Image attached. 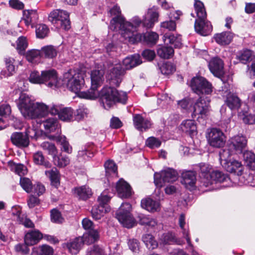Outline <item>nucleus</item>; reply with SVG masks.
<instances>
[{
    "instance_id": "c9c22d12",
    "label": "nucleus",
    "mask_w": 255,
    "mask_h": 255,
    "mask_svg": "<svg viewBox=\"0 0 255 255\" xmlns=\"http://www.w3.org/2000/svg\"><path fill=\"white\" fill-rule=\"evenodd\" d=\"M164 42L173 45L175 48H180L182 45L181 36L179 34H165L164 36Z\"/></svg>"
},
{
    "instance_id": "6e6552de",
    "label": "nucleus",
    "mask_w": 255,
    "mask_h": 255,
    "mask_svg": "<svg viewBox=\"0 0 255 255\" xmlns=\"http://www.w3.org/2000/svg\"><path fill=\"white\" fill-rule=\"evenodd\" d=\"M210 98L208 96H201L196 102L193 107L192 118L198 116V118H205L210 112Z\"/></svg>"
},
{
    "instance_id": "69168bd1",
    "label": "nucleus",
    "mask_w": 255,
    "mask_h": 255,
    "mask_svg": "<svg viewBox=\"0 0 255 255\" xmlns=\"http://www.w3.org/2000/svg\"><path fill=\"white\" fill-rule=\"evenodd\" d=\"M20 185L26 192L30 193L32 189L33 186L31 181L28 178L21 177L20 179Z\"/></svg>"
},
{
    "instance_id": "b1692460",
    "label": "nucleus",
    "mask_w": 255,
    "mask_h": 255,
    "mask_svg": "<svg viewBox=\"0 0 255 255\" xmlns=\"http://www.w3.org/2000/svg\"><path fill=\"white\" fill-rule=\"evenodd\" d=\"M125 71V70L121 64H115L110 70L109 78L111 80L116 81V84L119 86L122 81V78L124 75Z\"/></svg>"
},
{
    "instance_id": "37998d69",
    "label": "nucleus",
    "mask_w": 255,
    "mask_h": 255,
    "mask_svg": "<svg viewBox=\"0 0 255 255\" xmlns=\"http://www.w3.org/2000/svg\"><path fill=\"white\" fill-rule=\"evenodd\" d=\"M174 50L170 46H162L157 50L158 56L163 59H169L174 55Z\"/></svg>"
},
{
    "instance_id": "338daca9",
    "label": "nucleus",
    "mask_w": 255,
    "mask_h": 255,
    "mask_svg": "<svg viewBox=\"0 0 255 255\" xmlns=\"http://www.w3.org/2000/svg\"><path fill=\"white\" fill-rule=\"evenodd\" d=\"M29 80L32 83L43 84L42 73L40 74L38 71L31 72L29 77Z\"/></svg>"
},
{
    "instance_id": "5701e85b",
    "label": "nucleus",
    "mask_w": 255,
    "mask_h": 255,
    "mask_svg": "<svg viewBox=\"0 0 255 255\" xmlns=\"http://www.w3.org/2000/svg\"><path fill=\"white\" fill-rule=\"evenodd\" d=\"M223 167L228 172L234 173L238 176L241 175L244 170V167L241 162L233 159H230L228 162H225Z\"/></svg>"
},
{
    "instance_id": "cd10ccee",
    "label": "nucleus",
    "mask_w": 255,
    "mask_h": 255,
    "mask_svg": "<svg viewBox=\"0 0 255 255\" xmlns=\"http://www.w3.org/2000/svg\"><path fill=\"white\" fill-rule=\"evenodd\" d=\"M182 130L191 136L197 134V127L195 121L187 120L182 122L180 125Z\"/></svg>"
},
{
    "instance_id": "9b49d317",
    "label": "nucleus",
    "mask_w": 255,
    "mask_h": 255,
    "mask_svg": "<svg viewBox=\"0 0 255 255\" xmlns=\"http://www.w3.org/2000/svg\"><path fill=\"white\" fill-rule=\"evenodd\" d=\"M247 142L248 140L245 136L237 135L229 139V145L235 153H244L247 146Z\"/></svg>"
},
{
    "instance_id": "a18cd8bd",
    "label": "nucleus",
    "mask_w": 255,
    "mask_h": 255,
    "mask_svg": "<svg viewBox=\"0 0 255 255\" xmlns=\"http://www.w3.org/2000/svg\"><path fill=\"white\" fill-rule=\"evenodd\" d=\"M179 225L181 229L182 230L183 237L186 239L188 246L193 248L190 238L189 236V230H186L184 228L185 225V217L184 214H181L179 218Z\"/></svg>"
},
{
    "instance_id": "412c9836",
    "label": "nucleus",
    "mask_w": 255,
    "mask_h": 255,
    "mask_svg": "<svg viewBox=\"0 0 255 255\" xmlns=\"http://www.w3.org/2000/svg\"><path fill=\"white\" fill-rule=\"evenodd\" d=\"M133 123L135 128L140 131L146 130L151 126L150 121L144 118L140 114H135L133 116Z\"/></svg>"
},
{
    "instance_id": "49530a36",
    "label": "nucleus",
    "mask_w": 255,
    "mask_h": 255,
    "mask_svg": "<svg viewBox=\"0 0 255 255\" xmlns=\"http://www.w3.org/2000/svg\"><path fill=\"white\" fill-rule=\"evenodd\" d=\"M243 158L248 166L255 170V154L251 151H246L243 153Z\"/></svg>"
},
{
    "instance_id": "a878e982",
    "label": "nucleus",
    "mask_w": 255,
    "mask_h": 255,
    "mask_svg": "<svg viewBox=\"0 0 255 255\" xmlns=\"http://www.w3.org/2000/svg\"><path fill=\"white\" fill-rule=\"evenodd\" d=\"M38 19V15L36 10H24L23 11V20L27 26L34 27Z\"/></svg>"
},
{
    "instance_id": "13d9d810",
    "label": "nucleus",
    "mask_w": 255,
    "mask_h": 255,
    "mask_svg": "<svg viewBox=\"0 0 255 255\" xmlns=\"http://www.w3.org/2000/svg\"><path fill=\"white\" fill-rule=\"evenodd\" d=\"M89 113V110L84 105L80 106L75 113V120L81 121L87 117Z\"/></svg>"
},
{
    "instance_id": "4d7b16f0",
    "label": "nucleus",
    "mask_w": 255,
    "mask_h": 255,
    "mask_svg": "<svg viewBox=\"0 0 255 255\" xmlns=\"http://www.w3.org/2000/svg\"><path fill=\"white\" fill-rule=\"evenodd\" d=\"M41 147L48 154L51 155L53 158L57 154L58 151L55 145L51 142L47 141L43 142L41 143Z\"/></svg>"
},
{
    "instance_id": "4c0bfd02",
    "label": "nucleus",
    "mask_w": 255,
    "mask_h": 255,
    "mask_svg": "<svg viewBox=\"0 0 255 255\" xmlns=\"http://www.w3.org/2000/svg\"><path fill=\"white\" fill-rule=\"evenodd\" d=\"M4 61L6 68L1 71V75H3L4 77L12 76L15 71V66L13 65L14 59L11 57H6L4 59Z\"/></svg>"
},
{
    "instance_id": "f3484780",
    "label": "nucleus",
    "mask_w": 255,
    "mask_h": 255,
    "mask_svg": "<svg viewBox=\"0 0 255 255\" xmlns=\"http://www.w3.org/2000/svg\"><path fill=\"white\" fill-rule=\"evenodd\" d=\"M29 134V130H28L25 133L17 132L13 133L10 136L11 142L18 147H26L29 144L28 138Z\"/></svg>"
},
{
    "instance_id": "680f3d73",
    "label": "nucleus",
    "mask_w": 255,
    "mask_h": 255,
    "mask_svg": "<svg viewBox=\"0 0 255 255\" xmlns=\"http://www.w3.org/2000/svg\"><path fill=\"white\" fill-rule=\"evenodd\" d=\"M56 140L62 145V149L63 151L68 153L72 152V147L69 145L65 136H58L56 137Z\"/></svg>"
},
{
    "instance_id": "ea45409f",
    "label": "nucleus",
    "mask_w": 255,
    "mask_h": 255,
    "mask_svg": "<svg viewBox=\"0 0 255 255\" xmlns=\"http://www.w3.org/2000/svg\"><path fill=\"white\" fill-rule=\"evenodd\" d=\"M75 194L81 199L86 200L92 194L91 189L88 187L83 186L75 189Z\"/></svg>"
},
{
    "instance_id": "9d476101",
    "label": "nucleus",
    "mask_w": 255,
    "mask_h": 255,
    "mask_svg": "<svg viewBox=\"0 0 255 255\" xmlns=\"http://www.w3.org/2000/svg\"><path fill=\"white\" fill-rule=\"evenodd\" d=\"M190 86L194 92L198 95L210 94L212 92V86L208 81L202 77H194L191 81Z\"/></svg>"
},
{
    "instance_id": "4468645a",
    "label": "nucleus",
    "mask_w": 255,
    "mask_h": 255,
    "mask_svg": "<svg viewBox=\"0 0 255 255\" xmlns=\"http://www.w3.org/2000/svg\"><path fill=\"white\" fill-rule=\"evenodd\" d=\"M43 84L50 88L59 86L57 73L54 69H49L41 71Z\"/></svg>"
},
{
    "instance_id": "864d4df0",
    "label": "nucleus",
    "mask_w": 255,
    "mask_h": 255,
    "mask_svg": "<svg viewBox=\"0 0 255 255\" xmlns=\"http://www.w3.org/2000/svg\"><path fill=\"white\" fill-rule=\"evenodd\" d=\"M198 166L200 170V177L204 183V181L207 180L209 178L210 173L212 172H211V168L209 164L206 163H200Z\"/></svg>"
},
{
    "instance_id": "4be33fe9",
    "label": "nucleus",
    "mask_w": 255,
    "mask_h": 255,
    "mask_svg": "<svg viewBox=\"0 0 255 255\" xmlns=\"http://www.w3.org/2000/svg\"><path fill=\"white\" fill-rule=\"evenodd\" d=\"M84 243V239L81 237H79L67 243H64L63 247L67 248L71 254L76 255L81 250Z\"/></svg>"
},
{
    "instance_id": "f257e3e1",
    "label": "nucleus",
    "mask_w": 255,
    "mask_h": 255,
    "mask_svg": "<svg viewBox=\"0 0 255 255\" xmlns=\"http://www.w3.org/2000/svg\"><path fill=\"white\" fill-rule=\"evenodd\" d=\"M103 71H92L91 74V87L87 92L82 93V96L89 99L99 97L103 106L106 109L110 108L117 102L126 104L128 99L126 92L119 91L112 87H104L100 92L98 91V88L103 83Z\"/></svg>"
},
{
    "instance_id": "e433bc0d",
    "label": "nucleus",
    "mask_w": 255,
    "mask_h": 255,
    "mask_svg": "<svg viewBox=\"0 0 255 255\" xmlns=\"http://www.w3.org/2000/svg\"><path fill=\"white\" fill-rule=\"evenodd\" d=\"M81 237L84 239L85 244H93L99 239V232L97 230H90L84 233Z\"/></svg>"
},
{
    "instance_id": "aec40b11",
    "label": "nucleus",
    "mask_w": 255,
    "mask_h": 255,
    "mask_svg": "<svg viewBox=\"0 0 255 255\" xmlns=\"http://www.w3.org/2000/svg\"><path fill=\"white\" fill-rule=\"evenodd\" d=\"M116 189L118 196L121 198H129L132 193L130 186L123 179L117 182Z\"/></svg>"
},
{
    "instance_id": "ddd939ff",
    "label": "nucleus",
    "mask_w": 255,
    "mask_h": 255,
    "mask_svg": "<svg viewBox=\"0 0 255 255\" xmlns=\"http://www.w3.org/2000/svg\"><path fill=\"white\" fill-rule=\"evenodd\" d=\"M109 13L111 16H114L111 20V23L112 24H120L121 29L123 30V33H125L127 27V23L130 22L125 21L124 17L122 15L120 6L117 4L114 5L112 8L110 9Z\"/></svg>"
},
{
    "instance_id": "de8ad7c7",
    "label": "nucleus",
    "mask_w": 255,
    "mask_h": 255,
    "mask_svg": "<svg viewBox=\"0 0 255 255\" xmlns=\"http://www.w3.org/2000/svg\"><path fill=\"white\" fill-rule=\"evenodd\" d=\"M142 240L146 247L149 249L153 250L158 246L157 242L151 234H147L143 235Z\"/></svg>"
},
{
    "instance_id": "7c9ffc66",
    "label": "nucleus",
    "mask_w": 255,
    "mask_h": 255,
    "mask_svg": "<svg viewBox=\"0 0 255 255\" xmlns=\"http://www.w3.org/2000/svg\"><path fill=\"white\" fill-rule=\"evenodd\" d=\"M215 40L218 44L226 45L230 44L233 38V34L229 31L217 33L214 37Z\"/></svg>"
},
{
    "instance_id": "e2e57ef3",
    "label": "nucleus",
    "mask_w": 255,
    "mask_h": 255,
    "mask_svg": "<svg viewBox=\"0 0 255 255\" xmlns=\"http://www.w3.org/2000/svg\"><path fill=\"white\" fill-rule=\"evenodd\" d=\"M16 49L20 54H23L27 47L28 43L24 36L19 37L16 41Z\"/></svg>"
},
{
    "instance_id": "3c124183",
    "label": "nucleus",
    "mask_w": 255,
    "mask_h": 255,
    "mask_svg": "<svg viewBox=\"0 0 255 255\" xmlns=\"http://www.w3.org/2000/svg\"><path fill=\"white\" fill-rule=\"evenodd\" d=\"M49 29L44 24H38L35 26L36 37L39 38H44L48 35Z\"/></svg>"
},
{
    "instance_id": "58836bf2",
    "label": "nucleus",
    "mask_w": 255,
    "mask_h": 255,
    "mask_svg": "<svg viewBox=\"0 0 255 255\" xmlns=\"http://www.w3.org/2000/svg\"><path fill=\"white\" fill-rule=\"evenodd\" d=\"M42 57L48 59H53L57 55V49L52 45L45 46L41 48Z\"/></svg>"
},
{
    "instance_id": "dca6fc26",
    "label": "nucleus",
    "mask_w": 255,
    "mask_h": 255,
    "mask_svg": "<svg viewBox=\"0 0 255 255\" xmlns=\"http://www.w3.org/2000/svg\"><path fill=\"white\" fill-rule=\"evenodd\" d=\"M208 66L211 72L215 76L221 78L224 74V63L221 58L213 57L209 61Z\"/></svg>"
},
{
    "instance_id": "2f4dec72",
    "label": "nucleus",
    "mask_w": 255,
    "mask_h": 255,
    "mask_svg": "<svg viewBox=\"0 0 255 255\" xmlns=\"http://www.w3.org/2000/svg\"><path fill=\"white\" fill-rule=\"evenodd\" d=\"M141 63L139 55H134L130 57H127L124 59L123 65L125 70H129L133 68Z\"/></svg>"
},
{
    "instance_id": "7ed1b4c3",
    "label": "nucleus",
    "mask_w": 255,
    "mask_h": 255,
    "mask_svg": "<svg viewBox=\"0 0 255 255\" xmlns=\"http://www.w3.org/2000/svg\"><path fill=\"white\" fill-rule=\"evenodd\" d=\"M194 6L197 17L194 23L195 31L203 36L209 35L213 28L211 22L207 19V13L203 3L195 0Z\"/></svg>"
},
{
    "instance_id": "39448f33",
    "label": "nucleus",
    "mask_w": 255,
    "mask_h": 255,
    "mask_svg": "<svg viewBox=\"0 0 255 255\" xmlns=\"http://www.w3.org/2000/svg\"><path fill=\"white\" fill-rule=\"evenodd\" d=\"M48 20L57 28L68 30L70 28L69 14L65 10H53L49 13Z\"/></svg>"
},
{
    "instance_id": "f704fd0d",
    "label": "nucleus",
    "mask_w": 255,
    "mask_h": 255,
    "mask_svg": "<svg viewBox=\"0 0 255 255\" xmlns=\"http://www.w3.org/2000/svg\"><path fill=\"white\" fill-rule=\"evenodd\" d=\"M236 57L241 63L246 64L251 61L255 58V55L252 51L246 49L239 51Z\"/></svg>"
},
{
    "instance_id": "bf43d9fd",
    "label": "nucleus",
    "mask_w": 255,
    "mask_h": 255,
    "mask_svg": "<svg viewBox=\"0 0 255 255\" xmlns=\"http://www.w3.org/2000/svg\"><path fill=\"white\" fill-rule=\"evenodd\" d=\"M106 175L117 174V167L113 161L109 160L107 161L104 164Z\"/></svg>"
},
{
    "instance_id": "6ab92c4d",
    "label": "nucleus",
    "mask_w": 255,
    "mask_h": 255,
    "mask_svg": "<svg viewBox=\"0 0 255 255\" xmlns=\"http://www.w3.org/2000/svg\"><path fill=\"white\" fill-rule=\"evenodd\" d=\"M229 177L227 174H224L219 171H213L209 178L207 180L204 181V185L207 187L210 185L213 184L214 182H224L229 180Z\"/></svg>"
},
{
    "instance_id": "423d86ee",
    "label": "nucleus",
    "mask_w": 255,
    "mask_h": 255,
    "mask_svg": "<svg viewBox=\"0 0 255 255\" xmlns=\"http://www.w3.org/2000/svg\"><path fill=\"white\" fill-rule=\"evenodd\" d=\"M110 198V196L107 195V190H105L99 197L98 199L99 205H95L91 210V214L94 219L96 220L100 219L106 213L110 211V208L108 203Z\"/></svg>"
},
{
    "instance_id": "a211bd4d",
    "label": "nucleus",
    "mask_w": 255,
    "mask_h": 255,
    "mask_svg": "<svg viewBox=\"0 0 255 255\" xmlns=\"http://www.w3.org/2000/svg\"><path fill=\"white\" fill-rule=\"evenodd\" d=\"M48 113V107L43 103H37L33 105L31 109L26 115V118L35 119L43 117Z\"/></svg>"
},
{
    "instance_id": "0e129e2a",
    "label": "nucleus",
    "mask_w": 255,
    "mask_h": 255,
    "mask_svg": "<svg viewBox=\"0 0 255 255\" xmlns=\"http://www.w3.org/2000/svg\"><path fill=\"white\" fill-rule=\"evenodd\" d=\"M161 144V140L154 136L148 137L145 141V144L150 148H155L159 147Z\"/></svg>"
},
{
    "instance_id": "603ef678",
    "label": "nucleus",
    "mask_w": 255,
    "mask_h": 255,
    "mask_svg": "<svg viewBox=\"0 0 255 255\" xmlns=\"http://www.w3.org/2000/svg\"><path fill=\"white\" fill-rule=\"evenodd\" d=\"M73 112L71 108L62 107L60 113L59 119L63 121H70L73 119Z\"/></svg>"
},
{
    "instance_id": "8fccbe9b",
    "label": "nucleus",
    "mask_w": 255,
    "mask_h": 255,
    "mask_svg": "<svg viewBox=\"0 0 255 255\" xmlns=\"http://www.w3.org/2000/svg\"><path fill=\"white\" fill-rule=\"evenodd\" d=\"M33 161L36 164L43 165L46 168L51 167L50 163L45 159L41 152L38 151L33 154Z\"/></svg>"
},
{
    "instance_id": "72a5a7b5",
    "label": "nucleus",
    "mask_w": 255,
    "mask_h": 255,
    "mask_svg": "<svg viewBox=\"0 0 255 255\" xmlns=\"http://www.w3.org/2000/svg\"><path fill=\"white\" fill-rule=\"evenodd\" d=\"M225 103L231 110H237L240 107L241 101L235 94L230 93L227 97Z\"/></svg>"
},
{
    "instance_id": "09e8293b",
    "label": "nucleus",
    "mask_w": 255,
    "mask_h": 255,
    "mask_svg": "<svg viewBox=\"0 0 255 255\" xmlns=\"http://www.w3.org/2000/svg\"><path fill=\"white\" fill-rule=\"evenodd\" d=\"M138 218L139 219V224L141 225L147 226L151 228L157 225L156 221L148 216L140 214L138 215Z\"/></svg>"
},
{
    "instance_id": "0eeeda50",
    "label": "nucleus",
    "mask_w": 255,
    "mask_h": 255,
    "mask_svg": "<svg viewBox=\"0 0 255 255\" xmlns=\"http://www.w3.org/2000/svg\"><path fill=\"white\" fill-rule=\"evenodd\" d=\"M131 206L128 203H123L116 213V218L123 226L131 228L135 225L134 219L130 213Z\"/></svg>"
},
{
    "instance_id": "c756f323",
    "label": "nucleus",
    "mask_w": 255,
    "mask_h": 255,
    "mask_svg": "<svg viewBox=\"0 0 255 255\" xmlns=\"http://www.w3.org/2000/svg\"><path fill=\"white\" fill-rule=\"evenodd\" d=\"M42 238V235L39 231H32L25 234L24 242L26 245L32 246L37 244Z\"/></svg>"
},
{
    "instance_id": "79ce46f5",
    "label": "nucleus",
    "mask_w": 255,
    "mask_h": 255,
    "mask_svg": "<svg viewBox=\"0 0 255 255\" xmlns=\"http://www.w3.org/2000/svg\"><path fill=\"white\" fill-rule=\"evenodd\" d=\"M234 153V151H233V150L230 149L229 145H228V148L221 150L219 153V156L220 163L222 166L225 165V162H228L229 161L230 159H232L231 156Z\"/></svg>"
},
{
    "instance_id": "2eb2a0df",
    "label": "nucleus",
    "mask_w": 255,
    "mask_h": 255,
    "mask_svg": "<svg viewBox=\"0 0 255 255\" xmlns=\"http://www.w3.org/2000/svg\"><path fill=\"white\" fill-rule=\"evenodd\" d=\"M17 106L22 115L26 118L29 111L31 109L33 102L26 93H21L17 102Z\"/></svg>"
},
{
    "instance_id": "1a4fd4ad",
    "label": "nucleus",
    "mask_w": 255,
    "mask_h": 255,
    "mask_svg": "<svg viewBox=\"0 0 255 255\" xmlns=\"http://www.w3.org/2000/svg\"><path fill=\"white\" fill-rule=\"evenodd\" d=\"M177 172L171 168L162 170L159 173H155L154 182L156 186L162 187L167 183L173 182L177 179Z\"/></svg>"
},
{
    "instance_id": "a19ab883",
    "label": "nucleus",
    "mask_w": 255,
    "mask_h": 255,
    "mask_svg": "<svg viewBox=\"0 0 255 255\" xmlns=\"http://www.w3.org/2000/svg\"><path fill=\"white\" fill-rule=\"evenodd\" d=\"M95 151V146L93 144H88L81 150L78 151V156L82 157L85 159L87 158H91L94 156Z\"/></svg>"
},
{
    "instance_id": "20e7f679",
    "label": "nucleus",
    "mask_w": 255,
    "mask_h": 255,
    "mask_svg": "<svg viewBox=\"0 0 255 255\" xmlns=\"http://www.w3.org/2000/svg\"><path fill=\"white\" fill-rule=\"evenodd\" d=\"M64 82L70 91L77 93L84 86V74L81 72L70 70L64 74Z\"/></svg>"
},
{
    "instance_id": "774afa93",
    "label": "nucleus",
    "mask_w": 255,
    "mask_h": 255,
    "mask_svg": "<svg viewBox=\"0 0 255 255\" xmlns=\"http://www.w3.org/2000/svg\"><path fill=\"white\" fill-rule=\"evenodd\" d=\"M160 26L161 28L166 29L169 31H174L176 29V24L175 21L170 20L161 22Z\"/></svg>"
},
{
    "instance_id": "5fc2aeb1",
    "label": "nucleus",
    "mask_w": 255,
    "mask_h": 255,
    "mask_svg": "<svg viewBox=\"0 0 255 255\" xmlns=\"http://www.w3.org/2000/svg\"><path fill=\"white\" fill-rule=\"evenodd\" d=\"M45 174L50 178L51 184L57 187L59 184V178L58 172L56 168L50 171H46Z\"/></svg>"
},
{
    "instance_id": "393cba45",
    "label": "nucleus",
    "mask_w": 255,
    "mask_h": 255,
    "mask_svg": "<svg viewBox=\"0 0 255 255\" xmlns=\"http://www.w3.org/2000/svg\"><path fill=\"white\" fill-rule=\"evenodd\" d=\"M148 18H145L142 21V24L146 28H151L153 26L154 23L158 21L159 12L157 7L153 6L149 8L147 12Z\"/></svg>"
},
{
    "instance_id": "c03bdc74",
    "label": "nucleus",
    "mask_w": 255,
    "mask_h": 255,
    "mask_svg": "<svg viewBox=\"0 0 255 255\" xmlns=\"http://www.w3.org/2000/svg\"><path fill=\"white\" fill-rule=\"evenodd\" d=\"M41 57H42L41 50L32 49L28 51L26 54V59L31 63L37 62Z\"/></svg>"
},
{
    "instance_id": "473e14b6",
    "label": "nucleus",
    "mask_w": 255,
    "mask_h": 255,
    "mask_svg": "<svg viewBox=\"0 0 255 255\" xmlns=\"http://www.w3.org/2000/svg\"><path fill=\"white\" fill-rule=\"evenodd\" d=\"M45 130L48 133H50L57 130L59 131V125L56 118H49L43 122Z\"/></svg>"
},
{
    "instance_id": "f03ea898",
    "label": "nucleus",
    "mask_w": 255,
    "mask_h": 255,
    "mask_svg": "<svg viewBox=\"0 0 255 255\" xmlns=\"http://www.w3.org/2000/svg\"><path fill=\"white\" fill-rule=\"evenodd\" d=\"M140 23L141 20L138 17L133 18L132 23H127L126 32L122 34L124 38L132 44L142 41L155 43L158 39L156 33L148 32L142 35L137 32V27Z\"/></svg>"
},
{
    "instance_id": "bb28decb",
    "label": "nucleus",
    "mask_w": 255,
    "mask_h": 255,
    "mask_svg": "<svg viewBox=\"0 0 255 255\" xmlns=\"http://www.w3.org/2000/svg\"><path fill=\"white\" fill-rule=\"evenodd\" d=\"M181 183L184 184L186 188L191 190L195 186L196 177L194 172L187 171L182 174Z\"/></svg>"
},
{
    "instance_id": "f8f14e48",
    "label": "nucleus",
    "mask_w": 255,
    "mask_h": 255,
    "mask_svg": "<svg viewBox=\"0 0 255 255\" xmlns=\"http://www.w3.org/2000/svg\"><path fill=\"white\" fill-rule=\"evenodd\" d=\"M207 138L209 144L215 147L223 146L226 141L223 132L221 130L214 128H212L208 133Z\"/></svg>"
},
{
    "instance_id": "052dcab7",
    "label": "nucleus",
    "mask_w": 255,
    "mask_h": 255,
    "mask_svg": "<svg viewBox=\"0 0 255 255\" xmlns=\"http://www.w3.org/2000/svg\"><path fill=\"white\" fill-rule=\"evenodd\" d=\"M159 69L163 75H170L175 71V66L170 62L163 63L160 67Z\"/></svg>"
},
{
    "instance_id": "c85d7f7f",
    "label": "nucleus",
    "mask_w": 255,
    "mask_h": 255,
    "mask_svg": "<svg viewBox=\"0 0 255 255\" xmlns=\"http://www.w3.org/2000/svg\"><path fill=\"white\" fill-rule=\"evenodd\" d=\"M141 206L151 212L158 211L160 208L159 202L150 198L142 199L141 201Z\"/></svg>"
},
{
    "instance_id": "6e6d98bb",
    "label": "nucleus",
    "mask_w": 255,
    "mask_h": 255,
    "mask_svg": "<svg viewBox=\"0 0 255 255\" xmlns=\"http://www.w3.org/2000/svg\"><path fill=\"white\" fill-rule=\"evenodd\" d=\"M54 164L60 167H64L69 164L70 160L67 156L57 154L53 158Z\"/></svg>"
}]
</instances>
